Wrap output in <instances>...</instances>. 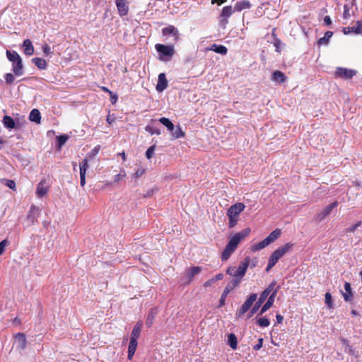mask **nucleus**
<instances>
[{"mask_svg":"<svg viewBox=\"0 0 362 362\" xmlns=\"http://www.w3.org/2000/svg\"><path fill=\"white\" fill-rule=\"evenodd\" d=\"M245 206L240 202L233 204L227 211V216L229 219L228 227H235L238 221L239 214L245 209Z\"/></svg>","mask_w":362,"mask_h":362,"instance_id":"obj_1","label":"nucleus"},{"mask_svg":"<svg viewBox=\"0 0 362 362\" xmlns=\"http://www.w3.org/2000/svg\"><path fill=\"white\" fill-rule=\"evenodd\" d=\"M250 258L247 257L243 262L240 263L238 267L233 266L229 267L226 270V273L227 274L235 278L242 279L246 273V271L250 265Z\"/></svg>","mask_w":362,"mask_h":362,"instance_id":"obj_2","label":"nucleus"},{"mask_svg":"<svg viewBox=\"0 0 362 362\" xmlns=\"http://www.w3.org/2000/svg\"><path fill=\"white\" fill-rule=\"evenodd\" d=\"M155 48L159 54V59L160 61H170L175 53L174 47L173 45L156 44Z\"/></svg>","mask_w":362,"mask_h":362,"instance_id":"obj_3","label":"nucleus"},{"mask_svg":"<svg viewBox=\"0 0 362 362\" xmlns=\"http://www.w3.org/2000/svg\"><path fill=\"white\" fill-rule=\"evenodd\" d=\"M276 286V283L274 281L272 282L268 287L261 293L260 296L259 297L257 301L255 304V305L252 308L249 317H252L257 311L259 310V308L261 307V305L263 304V303L266 300L269 295L272 293V291L274 290V287Z\"/></svg>","mask_w":362,"mask_h":362,"instance_id":"obj_4","label":"nucleus"},{"mask_svg":"<svg viewBox=\"0 0 362 362\" xmlns=\"http://www.w3.org/2000/svg\"><path fill=\"white\" fill-rule=\"evenodd\" d=\"M250 233V229L249 228H245L242 231L235 234L233 237H231L229 242L228 243V245L236 249L240 241L247 237Z\"/></svg>","mask_w":362,"mask_h":362,"instance_id":"obj_5","label":"nucleus"},{"mask_svg":"<svg viewBox=\"0 0 362 362\" xmlns=\"http://www.w3.org/2000/svg\"><path fill=\"white\" fill-rule=\"evenodd\" d=\"M250 233V229L249 228H245L242 231L235 234L233 237H231L229 242L228 243V245L236 249L240 241L247 237Z\"/></svg>","mask_w":362,"mask_h":362,"instance_id":"obj_6","label":"nucleus"},{"mask_svg":"<svg viewBox=\"0 0 362 362\" xmlns=\"http://www.w3.org/2000/svg\"><path fill=\"white\" fill-rule=\"evenodd\" d=\"M250 233V229L249 228H245L242 231L235 234L233 237H231L229 242L228 243V245L236 249L240 241L247 237Z\"/></svg>","mask_w":362,"mask_h":362,"instance_id":"obj_7","label":"nucleus"},{"mask_svg":"<svg viewBox=\"0 0 362 362\" xmlns=\"http://www.w3.org/2000/svg\"><path fill=\"white\" fill-rule=\"evenodd\" d=\"M292 245H293L291 243H286L284 245L278 247L275 251L272 252L269 259L276 264L279 259L290 250V249L292 247Z\"/></svg>","mask_w":362,"mask_h":362,"instance_id":"obj_8","label":"nucleus"},{"mask_svg":"<svg viewBox=\"0 0 362 362\" xmlns=\"http://www.w3.org/2000/svg\"><path fill=\"white\" fill-rule=\"evenodd\" d=\"M257 296L255 293H252L250 295V296L247 298V300L245 301V303L243 304L241 308L237 311V316L238 317H242L247 311L249 310V309L251 308L252 305L255 303V301L257 300Z\"/></svg>","mask_w":362,"mask_h":362,"instance_id":"obj_9","label":"nucleus"},{"mask_svg":"<svg viewBox=\"0 0 362 362\" xmlns=\"http://www.w3.org/2000/svg\"><path fill=\"white\" fill-rule=\"evenodd\" d=\"M356 74V70L343 67H337L335 71V76L343 79L351 78Z\"/></svg>","mask_w":362,"mask_h":362,"instance_id":"obj_10","label":"nucleus"},{"mask_svg":"<svg viewBox=\"0 0 362 362\" xmlns=\"http://www.w3.org/2000/svg\"><path fill=\"white\" fill-rule=\"evenodd\" d=\"M337 206H338L337 202H334L331 203L329 205H328L327 207H325L322 211H320V213H318L316 215V217H315L316 220L317 221H322L327 216H328L331 214L332 210L334 209H335Z\"/></svg>","mask_w":362,"mask_h":362,"instance_id":"obj_11","label":"nucleus"},{"mask_svg":"<svg viewBox=\"0 0 362 362\" xmlns=\"http://www.w3.org/2000/svg\"><path fill=\"white\" fill-rule=\"evenodd\" d=\"M115 4L120 16H124L129 12V2L127 0H115Z\"/></svg>","mask_w":362,"mask_h":362,"instance_id":"obj_12","label":"nucleus"},{"mask_svg":"<svg viewBox=\"0 0 362 362\" xmlns=\"http://www.w3.org/2000/svg\"><path fill=\"white\" fill-rule=\"evenodd\" d=\"M2 122L4 126L8 129H18L21 127L19 120L16 121L12 117L8 115L4 116Z\"/></svg>","mask_w":362,"mask_h":362,"instance_id":"obj_13","label":"nucleus"},{"mask_svg":"<svg viewBox=\"0 0 362 362\" xmlns=\"http://www.w3.org/2000/svg\"><path fill=\"white\" fill-rule=\"evenodd\" d=\"M277 291H278L277 288H275V289L274 288V290L270 293V296H269L267 301L262 307L260 312L259 313V315H262L263 313H264L267 310H269L271 308V306L274 303V298L276 296Z\"/></svg>","mask_w":362,"mask_h":362,"instance_id":"obj_14","label":"nucleus"},{"mask_svg":"<svg viewBox=\"0 0 362 362\" xmlns=\"http://www.w3.org/2000/svg\"><path fill=\"white\" fill-rule=\"evenodd\" d=\"M168 87V80L164 73H160L158 75V83L156 84V90L158 92H163Z\"/></svg>","mask_w":362,"mask_h":362,"instance_id":"obj_15","label":"nucleus"},{"mask_svg":"<svg viewBox=\"0 0 362 362\" xmlns=\"http://www.w3.org/2000/svg\"><path fill=\"white\" fill-rule=\"evenodd\" d=\"M343 33L345 35H349L352 33L355 34H362V25L360 21H357L356 25L344 28Z\"/></svg>","mask_w":362,"mask_h":362,"instance_id":"obj_16","label":"nucleus"},{"mask_svg":"<svg viewBox=\"0 0 362 362\" xmlns=\"http://www.w3.org/2000/svg\"><path fill=\"white\" fill-rule=\"evenodd\" d=\"M17 348L23 350L26 347L27 340L25 335L23 333H17L15 336Z\"/></svg>","mask_w":362,"mask_h":362,"instance_id":"obj_17","label":"nucleus"},{"mask_svg":"<svg viewBox=\"0 0 362 362\" xmlns=\"http://www.w3.org/2000/svg\"><path fill=\"white\" fill-rule=\"evenodd\" d=\"M162 33L163 35H171L174 36L175 41H177L179 39V33L177 29L173 25H169L163 28Z\"/></svg>","mask_w":362,"mask_h":362,"instance_id":"obj_18","label":"nucleus"},{"mask_svg":"<svg viewBox=\"0 0 362 362\" xmlns=\"http://www.w3.org/2000/svg\"><path fill=\"white\" fill-rule=\"evenodd\" d=\"M13 71L16 76H20L23 74V66L22 63V59H18L17 61L12 62Z\"/></svg>","mask_w":362,"mask_h":362,"instance_id":"obj_19","label":"nucleus"},{"mask_svg":"<svg viewBox=\"0 0 362 362\" xmlns=\"http://www.w3.org/2000/svg\"><path fill=\"white\" fill-rule=\"evenodd\" d=\"M344 292H341L344 300L346 302H350L353 300V293L351 284L348 282L344 284Z\"/></svg>","mask_w":362,"mask_h":362,"instance_id":"obj_20","label":"nucleus"},{"mask_svg":"<svg viewBox=\"0 0 362 362\" xmlns=\"http://www.w3.org/2000/svg\"><path fill=\"white\" fill-rule=\"evenodd\" d=\"M234 8L231 6H224L222 9L221 16L224 19V23L226 24L228 23V18L232 16V14L235 12Z\"/></svg>","mask_w":362,"mask_h":362,"instance_id":"obj_21","label":"nucleus"},{"mask_svg":"<svg viewBox=\"0 0 362 362\" xmlns=\"http://www.w3.org/2000/svg\"><path fill=\"white\" fill-rule=\"evenodd\" d=\"M202 271L200 267H193L188 269L185 272V277L188 281H191L192 279Z\"/></svg>","mask_w":362,"mask_h":362,"instance_id":"obj_22","label":"nucleus"},{"mask_svg":"<svg viewBox=\"0 0 362 362\" xmlns=\"http://www.w3.org/2000/svg\"><path fill=\"white\" fill-rule=\"evenodd\" d=\"M272 79L277 83H283L286 80V75L281 71H275L272 74Z\"/></svg>","mask_w":362,"mask_h":362,"instance_id":"obj_23","label":"nucleus"},{"mask_svg":"<svg viewBox=\"0 0 362 362\" xmlns=\"http://www.w3.org/2000/svg\"><path fill=\"white\" fill-rule=\"evenodd\" d=\"M251 7V4L247 0H243L237 1L234 6V11L240 12L245 9H248Z\"/></svg>","mask_w":362,"mask_h":362,"instance_id":"obj_24","label":"nucleus"},{"mask_svg":"<svg viewBox=\"0 0 362 362\" xmlns=\"http://www.w3.org/2000/svg\"><path fill=\"white\" fill-rule=\"evenodd\" d=\"M143 326V322L141 321H138L135 326L133 328L132 332L131 338L132 339L137 340L140 336L141 328Z\"/></svg>","mask_w":362,"mask_h":362,"instance_id":"obj_25","label":"nucleus"},{"mask_svg":"<svg viewBox=\"0 0 362 362\" xmlns=\"http://www.w3.org/2000/svg\"><path fill=\"white\" fill-rule=\"evenodd\" d=\"M48 191V187L45 185V181H40L37 187L36 194L38 197H44Z\"/></svg>","mask_w":362,"mask_h":362,"instance_id":"obj_26","label":"nucleus"},{"mask_svg":"<svg viewBox=\"0 0 362 362\" xmlns=\"http://www.w3.org/2000/svg\"><path fill=\"white\" fill-rule=\"evenodd\" d=\"M137 347V340L130 339L128 347V359L132 360Z\"/></svg>","mask_w":362,"mask_h":362,"instance_id":"obj_27","label":"nucleus"},{"mask_svg":"<svg viewBox=\"0 0 362 362\" xmlns=\"http://www.w3.org/2000/svg\"><path fill=\"white\" fill-rule=\"evenodd\" d=\"M23 46L24 47V53L28 56H31L34 53V47L32 42L29 39L23 41Z\"/></svg>","mask_w":362,"mask_h":362,"instance_id":"obj_28","label":"nucleus"},{"mask_svg":"<svg viewBox=\"0 0 362 362\" xmlns=\"http://www.w3.org/2000/svg\"><path fill=\"white\" fill-rule=\"evenodd\" d=\"M228 345L233 350H235L238 346V340L235 334L230 333L228 334Z\"/></svg>","mask_w":362,"mask_h":362,"instance_id":"obj_29","label":"nucleus"},{"mask_svg":"<svg viewBox=\"0 0 362 362\" xmlns=\"http://www.w3.org/2000/svg\"><path fill=\"white\" fill-rule=\"evenodd\" d=\"M29 119L32 122L40 124L41 121V115L40 111L37 109L32 110L30 113Z\"/></svg>","mask_w":362,"mask_h":362,"instance_id":"obj_30","label":"nucleus"},{"mask_svg":"<svg viewBox=\"0 0 362 362\" xmlns=\"http://www.w3.org/2000/svg\"><path fill=\"white\" fill-rule=\"evenodd\" d=\"M235 250V248L230 247L229 245L227 244L226 248L224 249V250L222 252V255H221L222 261L228 260Z\"/></svg>","mask_w":362,"mask_h":362,"instance_id":"obj_31","label":"nucleus"},{"mask_svg":"<svg viewBox=\"0 0 362 362\" xmlns=\"http://www.w3.org/2000/svg\"><path fill=\"white\" fill-rule=\"evenodd\" d=\"M281 233V230L279 228L273 230L267 238L266 240L269 242V244L274 242L276 239H278Z\"/></svg>","mask_w":362,"mask_h":362,"instance_id":"obj_32","label":"nucleus"},{"mask_svg":"<svg viewBox=\"0 0 362 362\" xmlns=\"http://www.w3.org/2000/svg\"><path fill=\"white\" fill-rule=\"evenodd\" d=\"M40 212V209L35 206H31L30 211L28 214V218L31 220L33 222L37 217Z\"/></svg>","mask_w":362,"mask_h":362,"instance_id":"obj_33","label":"nucleus"},{"mask_svg":"<svg viewBox=\"0 0 362 362\" xmlns=\"http://www.w3.org/2000/svg\"><path fill=\"white\" fill-rule=\"evenodd\" d=\"M332 35H333V33L332 31H327L325 33L324 37L320 38L317 40V45H327L329 42V39L331 38Z\"/></svg>","mask_w":362,"mask_h":362,"instance_id":"obj_34","label":"nucleus"},{"mask_svg":"<svg viewBox=\"0 0 362 362\" xmlns=\"http://www.w3.org/2000/svg\"><path fill=\"white\" fill-rule=\"evenodd\" d=\"M32 62L40 69H45L47 68V62L40 57H35L32 59Z\"/></svg>","mask_w":362,"mask_h":362,"instance_id":"obj_35","label":"nucleus"},{"mask_svg":"<svg viewBox=\"0 0 362 362\" xmlns=\"http://www.w3.org/2000/svg\"><path fill=\"white\" fill-rule=\"evenodd\" d=\"M158 121L165 127H166L168 131H169L170 132H173V131L175 129V125L168 118L161 117L159 119Z\"/></svg>","mask_w":362,"mask_h":362,"instance_id":"obj_36","label":"nucleus"},{"mask_svg":"<svg viewBox=\"0 0 362 362\" xmlns=\"http://www.w3.org/2000/svg\"><path fill=\"white\" fill-rule=\"evenodd\" d=\"M210 50H212L216 53L225 55L227 54V48L226 47L223 45H217L216 44H214L211 45Z\"/></svg>","mask_w":362,"mask_h":362,"instance_id":"obj_37","label":"nucleus"},{"mask_svg":"<svg viewBox=\"0 0 362 362\" xmlns=\"http://www.w3.org/2000/svg\"><path fill=\"white\" fill-rule=\"evenodd\" d=\"M269 245V242L265 238L262 241H261V242H259V243H258L257 244L253 245L251 247V250L252 251H254V252L258 251V250H260L266 247Z\"/></svg>","mask_w":362,"mask_h":362,"instance_id":"obj_38","label":"nucleus"},{"mask_svg":"<svg viewBox=\"0 0 362 362\" xmlns=\"http://www.w3.org/2000/svg\"><path fill=\"white\" fill-rule=\"evenodd\" d=\"M173 139H179V138H183L185 136V132L182 130L180 126H177L175 129L173 131V132H170Z\"/></svg>","mask_w":362,"mask_h":362,"instance_id":"obj_39","label":"nucleus"},{"mask_svg":"<svg viewBox=\"0 0 362 362\" xmlns=\"http://www.w3.org/2000/svg\"><path fill=\"white\" fill-rule=\"evenodd\" d=\"M6 57H7L8 59L11 62L21 59L20 55L16 51L11 52L9 50H7L6 51Z\"/></svg>","mask_w":362,"mask_h":362,"instance_id":"obj_40","label":"nucleus"},{"mask_svg":"<svg viewBox=\"0 0 362 362\" xmlns=\"http://www.w3.org/2000/svg\"><path fill=\"white\" fill-rule=\"evenodd\" d=\"M353 3L345 4L344 6L343 18L344 19H349L351 18L350 10L351 9Z\"/></svg>","mask_w":362,"mask_h":362,"instance_id":"obj_41","label":"nucleus"},{"mask_svg":"<svg viewBox=\"0 0 362 362\" xmlns=\"http://www.w3.org/2000/svg\"><path fill=\"white\" fill-rule=\"evenodd\" d=\"M156 314V310L154 308H152L151 310L150 313H148V317L146 320V324L148 327H151L152 325Z\"/></svg>","mask_w":362,"mask_h":362,"instance_id":"obj_42","label":"nucleus"},{"mask_svg":"<svg viewBox=\"0 0 362 362\" xmlns=\"http://www.w3.org/2000/svg\"><path fill=\"white\" fill-rule=\"evenodd\" d=\"M232 289H233V287H230V285H228L225 288V289H224V291H223V293H222V295L221 296V299H220V304L221 305L224 304L225 299H226V296L228 295V293L230 292V291Z\"/></svg>","mask_w":362,"mask_h":362,"instance_id":"obj_43","label":"nucleus"},{"mask_svg":"<svg viewBox=\"0 0 362 362\" xmlns=\"http://www.w3.org/2000/svg\"><path fill=\"white\" fill-rule=\"evenodd\" d=\"M257 325L261 327H267L270 325V322L266 317H259L257 322Z\"/></svg>","mask_w":362,"mask_h":362,"instance_id":"obj_44","label":"nucleus"},{"mask_svg":"<svg viewBox=\"0 0 362 362\" xmlns=\"http://www.w3.org/2000/svg\"><path fill=\"white\" fill-rule=\"evenodd\" d=\"M145 130L147 132H148L149 134H151V135H153V134L160 135V131L158 128L151 126V125L146 126Z\"/></svg>","mask_w":362,"mask_h":362,"instance_id":"obj_45","label":"nucleus"},{"mask_svg":"<svg viewBox=\"0 0 362 362\" xmlns=\"http://www.w3.org/2000/svg\"><path fill=\"white\" fill-rule=\"evenodd\" d=\"M88 168V160L87 158H84L79 165L80 173L86 174V170Z\"/></svg>","mask_w":362,"mask_h":362,"instance_id":"obj_46","label":"nucleus"},{"mask_svg":"<svg viewBox=\"0 0 362 362\" xmlns=\"http://www.w3.org/2000/svg\"><path fill=\"white\" fill-rule=\"evenodd\" d=\"M325 304L329 308H333L334 303L332 301V295L329 293H326L325 296Z\"/></svg>","mask_w":362,"mask_h":362,"instance_id":"obj_47","label":"nucleus"},{"mask_svg":"<svg viewBox=\"0 0 362 362\" xmlns=\"http://www.w3.org/2000/svg\"><path fill=\"white\" fill-rule=\"evenodd\" d=\"M68 138L69 137L66 135H61V136H59L57 137L58 146H59V148L61 146H62L66 143V141H67Z\"/></svg>","mask_w":362,"mask_h":362,"instance_id":"obj_48","label":"nucleus"},{"mask_svg":"<svg viewBox=\"0 0 362 362\" xmlns=\"http://www.w3.org/2000/svg\"><path fill=\"white\" fill-rule=\"evenodd\" d=\"M155 149H156V146L155 145H153L151 146H150L146 152V156L148 159H150L152 158L153 155L154 154V152H155Z\"/></svg>","mask_w":362,"mask_h":362,"instance_id":"obj_49","label":"nucleus"},{"mask_svg":"<svg viewBox=\"0 0 362 362\" xmlns=\"http://www.w3.org/2000/svg\"><path fill=\"white\" fill-rule=\"evenodd\" d=\"M345 351L351 356H354L356 358L358 357L357 351H356L355 349H354L351 345H349L347 347H346Z\"/></svg>","mask_w":362,"mask_h":362,"instance_id":"obj_50","label":"nucleus"},{"mask_svg":"<svg viewBox=\"0 0 362 362\" xmlns=\"http://www.w3.org/2000/svg\"><path fill=\"white\" fill-rule=\"evenodd\" d=\"M4 78H5L6 83L8 84H11L12 83H13L14 79H15L14 76L11 73L6 74L4 76Z\"/></svg>","mask_w":362,"mask_h":362,"instance_id":"obj_51","label":"nucleus"},{"mask_svg":"<svg viewBox=\"0 0 362 362\" xmlns=\"http://www.w3.org/2000/svg\"><path fill=\"white\" fill-rule=\"evenodd\" d=\"M4 184L6 187H8V188L11 189H16V183L13 180H4Z\"/></svg>","mask_w":362,"mask_h":362,"instance_id":"obj_52","label":"nucleus"},{"mask_svg":"<svg viewBox=\"0 0 362 362\" xmlns=\"http://www.w3.org/2000/svg\"><path fill=\"white\" fill-rule=\"evenodd\" d=\"M125 176H126V173H125L124 170H121L120 173L115 176L114 181L116 182H119L121 179H122Z\"/></svg>","mask_w":362,"mask_h":362,"instance_id":"obj_53","label":"nucleus"},{"mask_svg":"<svg viewBox=\"0 0 362 362\" xmlns=\"http://www.w3.org/2000/svg\"><path fill=\"white\" fill-rule=\"evenodd\" d=\"M362 224V222L361 221H358L357 222L356 224H354V226L349 227V228L346 229V231L347 232H350V233H354L358 227H360Z\"/></svg>","mask_w":362,"mask_h":362,"instance_id":"obj_54","label":"nucleus"},{"mask_svg":"<svg viewBox=\"0 0 362 362\" xmlns=\"http://www.w3.org/2000/svg\"><path fill=\"white\" fill-rule=\"evenodd\" d=\"M8 245V241L7 240H4L0 242V253L3 254L6 247Z\"/></svg>","mask_w":362,"mask_h":362,"instance_id":"obj_55","label":"nucleus"},{"mask_svg":"<svg viewBox=\"0 0 362 362\" xmlns=\"http://www.w3.org/2000/svg\"><path fill=\"white\" fill-rule=\"evenodd\" d=\"M282 43L281 42V40L279 39H276L274 42V47H276V52H280L281 51V46Z\"/></svg>","mask_w":362,"mask_h":362,"instance_id":"obj_56","label":"nucleus"},{"mask_svg":"<svg viewBox=\"0 0 362 362\" xmlns=\"http://www.w3.org/2000/svg\"><path fill=\"white\" fill-rule=\"evenodd\" d=\"M144 173V170L142 168H139L133 175L134 178H137L141 177Z\"/></svg>","mask_w":362,"mask_h":362,"instance_id":"obj_57","label":"nucleus"},{"mask_svg":"<svg viewBox=\"0 0 362 362\" xmlns=\"http://www.w3.org/2000/svg\"><path fill=\"white\" fill-rule=\"evenodd\" d=\"M262 344H263V339L259 338L258 339V343L254 346L253 349L256 351L259 350L262 347Z\"/></svg>","mask_w":362,"mask_h":362,"instance_id":"obj_58","label":"nucleus"},{"mask_svg":"<svg viewBox=\"0 0 362 362\" xmlns=\"http://www.w3.org/2000/svg\"><path fill=\"white\" fill-rule=\"evenodd\" d=\"M240 281H241V279L235 278L230 282V284H229V285L230 286V287H233V288L234 287L237 286L240 283Z\"/></svg>","mask_w":362,"mask_h":362,"instance_id":"obj_59","label":"nucleus"},{"mask_svg":"<svg viewBox=\"0 0 362 362\" xmlns=\"http://www.w3.org/2000/svg\"><path fill=\"white\" fill-rule=\"evenodd\" d=\"M42 50H43V52L46 55H48V54H49L51 53V49H50V47L48 45H45L42 47Z\"/></svg>","mask_w":362,"mask_h":362,"instance_id":"obj_60","label":"nucleus"},{"mask_svg":"<svg viewBox=\"0 0 362 362\" xmlns=\"http://www.w3.org/2000/svg\"><path fill=\"white\" fill-rule=\"evenodd\" d=\"M80 183L82 187L86 184V174L83 173H80Z\"/></svg>","mask_w":362,"mask_h":362,"instance_id":"obj_61","label":"nucleus"},{"mask_svg":"<svg viewBox=\"0 0 362 362\" xmlns=\"http://www.w3.org/2000/svg\"><path fill=\"white\" fill-rule=\"evenodd\" d=\"M275 264H276V262H274V261H272L269 259L267 267L266 268V271L269 272Z\"/></svg>","mask_w":362,"mask_h":362,"instance_id":"obj_62","label":"nucleus"},{"mask_svg":"<svg viewBox=\"0 0 362 362\" xmlns=\"http://www.w3.org/2000/svg\"><path fill=\"white\" fill-rule=\"evenodd\" d=\"M324 23L327 25H329L332 24V20H331V18H330V17L329 16H326L324 18Z\"/></svg>","mask_w":362,"mask_h":362,"instance_id":"obj_63","label":"nucleus"},{"mask_svg":"<svg viewBox=\"0 0 362 362\" xmlns=\"http://www.w3.org/2000/svg\"><path fill=\"white\" fill-rule=\"evenodd\" d=\"M223 274H216L214 277H213V280L215 281H219V280H221L223 279Z\"/></svg>","mask_w":362,"mask_h":362,"instance_id":"obj_64","label":"nucleus"}]
</instances>
